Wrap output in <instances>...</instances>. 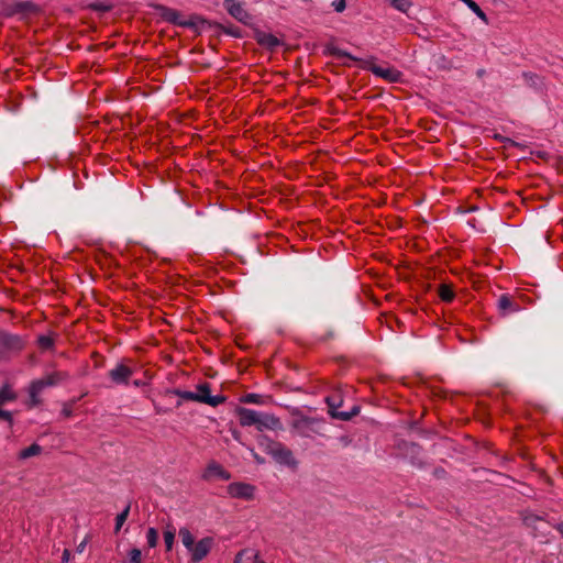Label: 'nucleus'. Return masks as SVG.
I'll return each instance as SVG.
<instances>
[{"mask_svg":"<svg viewBox=\"0 0 563 563\" xmlns=\"http://www.w3.org/2000/svg\"><path fill=\"white\" fill-rule=\"evenodd\" d=\"M195 395L200 399H195L197 402L207 404L212 407H217L225 401V397L221 395L211 396L210 395V385L208 383H203L198 385L197 391Z\"/></svg>","mask_w":563,"mask_h":563,"instance_id":"6","label":"nucleus"},{"mask_svg":"<svg viewBox=\"0 0 563 563\" xmlns=\"http://www.w3.org/2000/svg\"><path fill=\"white\" fill-rule=\"evenodd\" d=\"M252 551L249 549H243L236 553L233 563H246V561L251 560Z\"/></svg>","mask_w":563,"mask_h":563,"instance_id":"27","label":"nucleus"},{"mask_svg":"<svg viewBox=\"0 0 563 563\" xmlns=\"http://www.w3.org/2000/svg\"><path fill=\"white\" fill-rule=\"evenodd\" d=\"M66 377L67 375L63 372H54L40 379L43 382L46 388L62 383L64 379H66Z\"/></svg>","mask_w":563,"mask_h":563,"instance_id":"17","label":"nucleus"},{"mask_svg":"<svg viewBox=\"0 0 563 563\" xmlns=\"http://www.w3.org/2000/svg\"><path fill=\"white\" fill-rule=\"evenodd\" d=\"M242 401L245 402V404H257V405H261L263 402L262 401V396H260L257 394H246L242 398Z\"/></svg>","mask_w":563,"mask_h":563,"instance_id":"29","label":"nucleus"},{"mask_svg":"<svg viewBox=\"0 0 563 563\" xmlns=\"http://www.w3.org/2000/svg\"><path fill=\"white\" fill-rule=\"evenodd\" d=\"M3 343L4 345L12 350H20L23 346L22 340L15 335H5L3 338Z\"/></svg>","mask_w":563,"mask_h":563,"instance_id":"23","label":"nucleus"},{"mask_svg":"<svg viewBox=\"0 0 563 563\" xmlns=\"http://www.w3.org/2000/svg\"><path fill=\"white\" fill-rule=\"evenodd\" d=\"M257 42L267 48H275L280 45V41L271 33H261L257 35Z\"/></svg>","mask_w":563,"mask_h":563,"instance_id":"16","label":"nucleus"},{"mask_svg":"<svg viewBox=\"0 0 563 563\" xmlns=\"http://www.w3.org/2000/svg\"><path fill=\"white\" fill-rule=\"evenodd\" d=\"M260 443L264 451L269 454L277 463L287 466L296 465V460L292 452L283 443L273 441L268 438H263Z\"/></svg>","mask_w":563,"mask_h":563,"instance_id":"1","label":"nucleus"},{"mask_svg":"<svg viewBox=\"0 0 563 563\" xmlns=\"http://www.w3.org/2000/svg\"><path fill=\"white\" fill-rule=\"evenodd\" d=\"M16 395L9 385H4L0 388V406L15 400Z\"/></svg>","mask_w":563,"mask_h":563,"instance_id":"22","label":"nucleus"},{"mask_svg":"<svg viewBox=\"0 0 563 563\" xmlns=\"http://www.w3.org/2000/svg\"><path fill=\"white\" fill-rule=\"evenodd\" d=\"M146 541L150 548H155L158 542V532L155 528H148L146 532Z\"/></svg>","mask_w":563,"mask_h":563,"instance_id":"26","label":"nucleus"},{"mask_svg":"<svg viewBox=\"0 0 563 563\" xmlns=\"http://www.w3.org/2000/svg\"><path fill=\"white\" fill-rule=\"evenodd\" d=\"M498 308L503 314L516 312L519 310V305L516 303L508 295H501L498 299Z\"/></svg>","mask_w":563,"mask_h":563,"instance_id":"14","label":"nucleus"},{"mask_svg":"<svg viewBox=\"0 0 563 563\" xmlns=\"http://www.w3.org/2000/svg\"><path fill=\"white\" fill-rule=\"evenodd\" d=\"M251 452H252V454H253V456H254V459H255V461L257 463H263L264 462V460L262 457H260L258 454L254 452V450H251Z\"/></svg>","mask_w":563,"mask_h":563,"instance_id":"41","label":"nucleus"},{"mask_svg":"<svg viewBox=\"0 0 563 563\" xmlns=\"http://www.w3.org/2000/svg\"><path fill=\"white\" fill-rule=\"evenodd\" d=\"M283 428L282 421L274 415L266 412H258L256 429L264 430H280Z\"/></svg>","mask_w":563,"mask_h":563,"instance_id":"10","label":"nucleus"},{"mask_svg":"<svg viewBox=\"0 0 563 563\" xmlns=\"http://www.w3.org/2000/svg\"><path fill=\"white\" fill-rule=\"evenodd\" d=\"M321 420L302 415H292L291 428L301 437L311 438L320 433Z\"/></svg>","mask_w":563,"mask_h":563,"instance_id":"2","label":"nucleus"},{"mask_svg":"<svg viewBox=\"0 0 563 563\" xmlns=\"http://www.w3.org/2000/svg\"><path fill=\"white\" fill-rule=\"evenodd\" d=\"M523 522L534 531L536 536H547L551 530V525L547 520L533 514L526 515Z\"/></svg>","mask_w":563,"mask_h":563,"instance_id":"9","label":"nucleus"},{"mask_svg":"<svg viewBox=\"0 0 563 563\" xmlns=\"http://www.w3.org/2000/svg\"><path fill=\"white\" fill-rule=\"evenodd\" d=\"M331 54L338 58H342V57H346L349 59H352V60H357L354 56H352L351 54H349L347 52L343 51V49H340V48H331L330 49Z\"/></svg>","mask_w":563,"mask_h":563,"instance_id":"32","label":"nucleus"},{"mask_svg":"<svg viewBox=\"0 0 563 563\" xmlns=\"http://www.w3.org/2000/svg\"><path fill=\"white\" fill-rule=\"evenodd\" d=\"M16 8L19 11H29V12H34L37 10V7L31 1L20 2L16 4Z\"/></svg>","mask_w":563,"mask_h":563,"instance_id":"30","label":"nucleus"},{"mask_svg":"<svg viewBox=\"0 0 563 563\" xmlns=\"http://www.w3.org/2000/svg\"><path fill=\"white\" fill-rule=\"evenodd\" d=\"M89 536H86L85 539L77 545L76 551L78 553H82L86 549L87 543L89 542Z\"/></svg>","mask_w":563,"mask_h":563,"instance_id":"39","label":"nucleus"},{"mask_svg":"<svg viewBox=\"0 0 563 563\" xmlns=\"http://www.w3.org/2000/svg\"><path fill=\"white\" fill-rule=\"evenodd\" d=\"M255 490V486L243 482H234L227 487L230 497L243 500L254 499Z\"/></svg>","mask_w":563,"mask_h":563,"instance_id":"5","label":"nucleus"},{"mask_svg":"<svg viewBox=\"0 0 563 563\" xmlns=\"http://www.w3.org/2000/svg\"><path fill=\"white\" fill-rule=\"evenodd\" d=\"M38 342H40V345L44 349H48L53 345V340L48 336H41Z\"/></svg>","mask_w":563,"mask_h":563,"instance_id":"36","label":"nucleus"},{"mask_svg":"<svg viewBox=\"0 0 563 563\" xmlns=\"http://www.w3.org/2000/svg\"><path fill=\"white\" fill-rule=\"evenodd\" d=\"M236 416L242 427H256L257 424L258 411L244 407H239L236 409Z\"/></svg>","mask_w":563,"mask_h":563,"instance_id":"12","label":"nucleus"},{"mask_svg":"<svg viewBox=\"0 0 563 563\" xmlns=\"http://www.w3.org/2000/svg\"><path fill=\"white\" fill-rule=\"evenodd\" d=\"M523 77L525 79L527 80V82H529L530 85L532 86H537L538 85V76L537 75H533V74H523Z\"/></svg>","mask_w":563,"mask_h":563,"instance_id":"38","label":"nucleus"},{"mask_svg":"<svg viewBox=\"0 0 563 563\" xmlns=\"http://www.w3.org/2000/svg\"><path fill=\"white\" fill-rule=\"evenodd\" d=\"M164 16H165L168 21L176 22L177 16H178V12H177V11H175V10H172V9H166V11H165V13H164Z\"/></svg>","mask_w":563,"mask_h":563,"instance_id":"35","label":"nucleus"},{"mask_svg":"<svg viewBox=\"0 0 563 563\" xmlns=\"http://www.w3.org/2000/svg\"><path fill=\"white\" fill-rule=\"evenodd\" d=\"M179 538L181 540V543L184 544V547L187 549V551L189 552V550L194 547V544L196 543L195 542V537L192 536V533L190 532V530L186 527H183L179 529Z\"/></svg>","mask_w":563,"mask_h":563,"instance_id":"18","label":"nucleus"},{"mask_svg":"<svg viewBox=\"0 0 563 563\" xmlns=\"http://www.w3.org/2000/svg\"><path fill=\"white\" fill-rule=\"evenodd\" d=\"M371 70L375 76L384 78L390 82H398L401 78V73L394 67H383L372 63H366L364 66Z\"/></svg>","mask_w":563,"mask_h":563,"instance_id":"8","label":"nucleus"},{"mask_svg":"<svg viewBox=\"0 0 563 563\" xmlns=\"http://www.w3.org/2000/svg\"><path fill=\"white\" fill-rule=\"evenodd\" d=\"M70 560V551L68 549H65L62 555V562L67 563Z\"/></svg>","mask_w":563,"mask_h":563,"instance_id":"40","label":"nucleus"},{"mask_svg":"<svg viewBox=\"0 0 563 563\" xmlns=\"http://www.w3.org/2000/svg\"><path fill=\"white\" fill-rule=\"evenodd\" d=\"M131 563H142V552L139 549H132L129 553Z\"/></svg>","mask_w":563,"mask_h":563,"instance_id":"33","label":"nucleus"},{"mask_svg":"<svg viewBox=\"0 0 563 563\" xmlns=\"http://www.w3.org/2000/svg\"><path fill=\"white\" fill-rule=\"evenodd\" d=\"M163 536H164V542L166 545V550L170 551L173 549L174 541H175V529L167 527V529L164 531Z\"/></svg>","mask_w":563,"mask_h":563,"instance_id":"24","label":"nucleus"},{"mask_svg":"<svg viewBox=\"0 0 563 563\" xmlns=\"http://www.w3.org/2000/svg\"><path fill=\"white\" fill-rule=\"evenodd\" d=\"M224 8L239 22L249 24L252 20L243 3L236 0H225Z\"/></svg>","mask_w":563,"mask_h":563,"instance_id":"7","label":"nucleus"},{"mask_svg":"<svg viewBox=\"0 0 563 563\" xmlns=\"http://www.w3.org/2000/svg\"><path fill=\"white\" fill-rule=\"evenodd\" d=\"M438 294L441 300L444 302H451L455 297L452 286L449 284H441L439 286Z\"/></svg>","mask_w":563,"mask_h":563,"instance_id":"19","label":"nucleus"},{"mask_svg":"<svg viewBox=\"0 0 563 563\" xmlns=\"http://www.w3.org/2000/svg\"><path fill=\"white\" fill-rule=\"evenodd\" d=\"M327 402L329 405L331 416L343 421L350 420L353 416H355L358 412L357 408H354L352 412L338 411L336 409L340 402L336 401L335 397H328Z\"/></svg>","mask_w":563,"mask_h":563,"instance_id":"13","label":"nucleus"},{"mask_svg":"<svg viewBox=\"0 0 563 563\" xmlns=\"http://www.w3.org/2000/svg\"><path fill=\"white\" fill-rule=\"evenodd\" d=\"M132 374L133 371L124 364H118L114 368L109 371V377L115 384H126Z\"/></svg>","mask_w":563,"mask_h":563,"instance_id":"11","label":"nucleus"},{"mask_svg":"<svg viewBox=\"0 0 563 563\" xmlns=\"http://www.w3.org/2000/svg\"><path fill=\"white\" fill-rule=\"evenodd\" d=\"M0 419L8 421L10 426L13 423L12 413L10 411L0 409Z\"/></svg>","mask_w":563,"mask_h":563,"instance_id":"37","label":"nucleus"},{"mask_svg":"<svg viewBox=\"0 0 563 563\" xmlns=\"http://www.w3.org/2000/svg\"><path fill=\"white\" fill-rule=\"evenodd\" d=\"M174 395L179 396L180 398L185 400L195 401V399H199L194 391H187V390H180V389H174L172 391Z\"/></svg>","mask_w":563,"mask_h":563,"instance_id":"28","label":"nucleus"},{"mask_svg":"<svg viewBox=\"0 0 563 563\" xmlns=\"http://www.w3.org/2000/svg\"><path fill=\"white\" fill-rule=\"evenodd\" d=\"M130 508L131 506L128 505L122 512H120L117 518H115V532H118L121 527L124 525V522L126 521L128 517H129V514H130Z\"/></svg>","mask_w":563,"mask_h":563,"instance_id":"25","label":"nucleus"},{"mask_svg":"<svg viewBox=\"0 0 563 563\" xmlns=\"http://www.w3.org/2000/svg\"><path fill=\"white\" fill-rule=\"evenodd\" d=\"M332 7H333V9L336 12H343L345 7H346L345 0H335V1H333L332 2Z\"/></svg>","mask_w":563,"mask_h":563,"instance_id":"34","label":"nucleus"},{"mask_svg":"<svg viewBox=\"0 0 563 563\" xmlns=\"http://www.w3.org/2000/svg\"><path fill=\"white\" fill-rule=\"evenodd\" d=\"M201 478L206 482H216V481H223L227 482L231 478V473L227 471L220 463L217 461H210L202 474Z\"/></svg>","mask_w":563,"mask_h":563,"instance_id":"3","label":"nucleus"},{"mask_svg":"<svg viewBox=\"0 0 563 563\" xmlns=\"http://www.w3.org/2000/svg\"><path fill=\"white\" fill-rule=\"evenodd\" d=\"M395 10L401 13H408L413 5L412 0H386Z\"/></svg>","mask_w":563,"mask_h":563,"instance_id":"20","label":"nucleus"},{"mask_svg":"<svg viewBox=\"0 0 563 563\" xmlns=\"http://www.w3.org/2000/svg\"><path fill=\"white\" fill-rule=\"evenodd\" d=\"M45 388L43 382L41 379H36L32 382L30 386V402L31 406H37L41 402L40 394Z\"/></svg>","mask_w":563,"mask_h":563,"instance_id":"15","label":"nucleus"},{"mask_svg":"<svg viewBox=\"0 0 563 563\" xmlns=\"http://www.w3.org/2000/svg\"><path fill=\"white\" fill-rule=\"evenodd\" d=\"M41 453H42V448L38 444L34 443V444L30 445L29 448L21 450L19 453V459L26 460L32 456L40 455Z\"/></svg>","mask_w":563,"mask_h":563,"instance_id":"21","label":"nucleus"},{"mask_svg":"<svg viewBox=\"0 0 563 563\" xmlns=\"http://www.w3.org/2000/svg\"><path fill=\"white\" fill-rule=\"evenodd\" d=\"M214 545V539L212 537H205L194 544L189 550L190 561L192 563H199L210 553Z\"/></svg>","mask_w":563,"mask_h":563,"instance_id":"4","label":"nucleus"},{"mask_svg":"<svg viewBox=\"0 0 563 563\" xmlns=\"http://www.w3.org/2000/svg\"><path fill=\"white\" fill-rule=\"evenodd\" d=\"M89 9L100 12H108L111 10L112 5L102 3V2H96L88 5Z\"/></svg>","mask_w":563,"mask_h":563,"instance_id":"31","label":"nucleus"}]
</instances>
